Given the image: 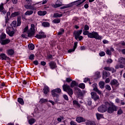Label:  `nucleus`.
Wrapping results in <instances>:
<instances>
[{"label":"nucleus","instance_id":"obj_22","mask_svg":"<svg viewBox=\"0 0 125 125\" xmlns=\"http://www.w3.org/2000/svg\"><path fill=\"white\" fill-rule=\"evenodd\" d=\"M85 124L86 125H96L95 122L89 120H87Z\"/></svg>","mask_w":125,"mask_h":125},{"label":"nucleus","instance_id":"obj_34","mask_svg":"<svg viewBox=\"0 0 125 125\" xmlns=\"http://www.w3.org/2000/svg\"><path fill=\"white\" fill-rule=\"evenodd\" d=\"M85 0H83L82 1H81V0H79L76 1V2H77V6H78V5H81V4H82V3H83V2H84V1H85Z\"/></svg>","mask_w":125,"mask_h":125},{"label":"nucleus","instance_id":"obj_44","mask_svg":"<svg viewBox=\"0 0 125 125\" xmlns=\"http://www.w3.org/2000/svg\"><path fill=\"white\" fill-rule=\"evenodd\" d=\"M64 117L63 116H60L59 118H57V121L58 122H59V123H61V121H62V120H64Z\"/></svg>","mask_w":125,"mask_h":125},{"label":"nucleus","instance_id":"obj_12","mask_svg":"<svg viewBox=\"0 0 125 125\" xmlns=\"http://www.w3.org/2000/svg\"><path fill=\"white\" fill-rule=\"evenodd\" d=\"M76 122H77V123H84V122H85V119H84L83 117H78L76 118Z\"/></svg>","mask_w":125,"mask_h":125},{"label":"nucleus","instance_id":"obj_35","mask_svg":"<svg viewBox=\"0 0 125 125\" xmlns=\"http://www.w3.org/2000/svg\"><path fill=\"white\" fill-rule=\"evenodd\" d=\"M61 21V20H60V19H56L53 21V23H54V24H58V23H60Z\"/></svg>","mask_w":125,"mask_h":125},{"label":"nucleus","instance_id":"obj_30","mask_svg":"<svg viewBox=\"0 0 125 125\" xmlns=\"http://www.w3.org/2000/svg\"><path fill=\"white\" fill-rule=\"evenodd\" d=\"M18 102H19V103H20V104H21V105H24V101L23 100V99H22L21 98H19L18 99Z\"/></svg>","mask_w":125,"mask_h":125},{"label":"nucleus","instance_id":"obj_38","mask_svg":"<svg viewBox=\"0 0 125 125\" xmlns=\"http://www.w3.org/2000/svg\"><path fill=\"white\" fill-rule=\"evenodd\" d=\"M78 86L79 87H80V88H82V89H84V88H85V84H84V83H81L79 84Z\"/></svg>","mask_w":125,"mask_h":125},{"label":"nucleus","instance_id":"obj_43","mask_svg":"<svg viewBox=\"0 0 125 125\" xmlns=\"http://www.w3.org/2000/svg\"><path fill=\"white\" fill-rule=\"evenodd\" d=\"M12 26L14 27V28L17 27V21H14L12 23Z\"/></svg>","mask_w":125,"mask_h":125},{"label":"nucleus","instance_id":"obj_58","mask_svg":"<svg viewBox=\"0 0 125 125\" xmlns=\"http://www.w3.org/2000/svg\"><path fill=\"white\" fill-rule=\"evenodd\" d=\"M106 62L107 63H109L111 64V63H113V60H112L111 59H108L107 60Z\"/></svg>","mask_w":125,"mask_h":125},{"label":"nucleus","instance_id":"obj_60","mask_svg":"<svg viewBox=\"0 0 125 125\" xmlns=\"http://www.w3.org/2000/svg\"><path fill=\"white\" fill-rule=\"evenodd\" d=\"M105 88L107 89V90H111V87L109 85H106Z\"/></svg>","mask_w":125,"mask_h":125},{"label":"nucleus","instance_id":"obj_2","mask_svg":"<svg viewBox=\"0 0 125 125\" xmlns=\"http://www.w3.org/2000/svg\"><path fill=\"white\" fill-rule=\"evenodd\" d=\"M40 2H42L34 3L32 5H24L25 8H26V9L29 10L24 13V15H25L26 16H30V15H32L33 13H34V11L33 10H37V9H38V8L40 7L39 6H38V7H36V5H37V4H39Z\"/></svg>","mask_w":125,"mask_h":125},{"label":"nucleus","instance_id":"obj_20","mask_svg":"<svg viewBox=\"0 0 125 125\" xmlns=\"http://www.w3.org/2000/svg\"><path fill=\"white\" fill-rule=\"evenodd\" d=\"M108 77H110V72L107 71H104L103 75V79H106V78Z\"/></svg>","mask_w":125,"mask_h":125},{"label":"nucleus","instance_id":"obj_59","mask_svg":"<svg viewBox=\"0 0 125 125\" xmlns=\"http://www.w3.org/2000/svg\"><path fill=\"white\" fill-rule=\"evenodd\" d=\"M99 55L101 57L105 56V53L104 52H101L99 53Z\"/></svg>","mask_w":125,"mask_h":125},{"label":"nucleus","instance_id":"obj_45","mask_svg":"<svg viewBox=\"0 0 125 125\" xmlns=\"http://www.w3.org/2000/svg\"><path fill=\"white\" fill-rule=\"evenodd\" d=\"M19 26H21V20L18 18L17 27H19Z\"/></svg>","mask_w":125,"mask_h":125},{"label":"nucleus","instance_id":"obj_46","mask_svg":"<svg viewBox=\"0 0 125 125\" xmlns=\"http://www.w3.org/2000/svg\"><path fill=\"white\" fill-rule=\"evenodd\" d=\"M53 90L55 91L56 92V93H60V92H61V89L59 88H56Z\"/></svg>","mask_w":125,"mask_h":125},{"label":"nucleus","instance_id":"obj_48","mask_svg":"<svg viewBox=\"0 0 125 125\" xmlns=\"http://www.w3.org/2000/svg\"><path fill=\"white\" fill-rule=\"evenodd\" d=\"M3 5H4V4L3 3L0 4V11L4 9V7H3Z\"/></svg>","mask_w":125,"mask_h":125},{"label":"nucleus","instance_id":"obj_5","mask_svg":"<svg viewBox=\"0 0 125 125\" xmlns=\"http://www.w3.org/2000/svg\"><path fill=\"white\" fill-rule=\"evenodd\" d=\"M89 38H90V39H95L96 40H101L102 39V37L99 36L98 33L95 31L90 33Z\"/></svg>","mask_w":125,"mask_h":125},{"label":"nucleus","instance_id":"obj_8","mask_svg":"<svg viewBox=\"0 0 125 125\" xmlns=\"http://www.w3.org/2000/svg\"><path fill=\"white\" fill-rule=\"evenodd\" d=\"M82 33H83V29L74 31V35L75 40H78L79 37L82 35Z\"/></svg>","mask_w":125,"mask_h":125},{"label":"nucleus","instance_id":"obj_63","mask_svg":"<svg viewBox=\"0 0 125 125\" xmlns=\"http://www.w3.org/2000/svg\"><path fill=\"white\" fill-rule=\"evenodd\" d=\"M91 104H92V102H91V101H88L87 102V105L88 106H90V105H91Z\"/></svg>","mask_w":125,"mask_h":125},{"label":"nucleus","instance_id":"obj_26","mask_svg":"<svg viewBox=\"0 0 125 125\" xmlns=\"http://www.w3.org/2000/svg\"><path fill=\"white\" fill-rule=\"evenodd\" d=\"M71 87L73 88L74 86H78V83L75 81H72L70 84Z\"/></svg>","mask_w":125,"mask_h":125},{"label":"nucleus","instance_id":"obj_55","mask_svg":"<svg viewBox=\"0 0 125 125\" xmlns=\"http://www.w3.org/2000/svg\"><path fill=\"white\" fill-rule=\"evenodd\" d=\"M84 29L85 30V31H87L89 30V26H88V25H85L84 26Z\"/></svg>","mask_w":125,"mask_h":125},{"label":"nucleus","instance_id":"obj_39","mask_svg":"<svg viewBox=\"0 0 125 125\" xmlns=\"http://www.w3.org/2000/svg\"><path fill=\"white\" fill-rule=\"evenodd\" d=\"M119 62L121 64H125V58L122 57L119 59Z\"/></svg>","mask_w":125,"mask_h":125},{"label":"nucleus","instance_id":"obj_62","mask_svg":"<svg viewBox=\"0 0 125 125\" xmlns=\"http://www.w3.org/2000/svg\"><path fill=\"white\" fill-rule=\"evenodd\" d=\"M89 81H90V80L88 78H85L84 79L83 82L84 83H86V82H89Z\"/></svg>","mask_w":125,"mask_h":125},{"label":"nucleus","instance_id":"obj_56","mask_svg":"<svg viewBox=\"0 0 125 125\" xmlns=\"http://www.w3.org/2000/svg\"><path fill=\"white\" fill-rule=\"evenodd\" d=\"M63 97L65 100H66V101H68L69 100V98H68V96L67 95H63Z\"/></svg>","mask_w":125,"mask_h":125},{"label":"nucleus","instance_id":"obj_27","mask_svg":"<svg viewBox=\"0 0 125 125\" xmlns=\"http://www.w3.org/2000/svg\"><path fill=\"white\" fill-rule=\"evenodd\" d=\"M105 85V83L103 81H101L99 83V86H100V88H104V86Z\"/></svg>","mask_w":125,"mask_h":125},{"label":"nucleus","instance_id":"obj_28","mask_svg":"<svg viewBox=\"0 0 125 125\" xmlns=\"http://www.w3.org/2000/svg\"><path fill=\"white\" fill-rule=\"evenodd\" d=\"M51 94L53 97H58L59 95L57 94V93L55 92V90H52L51 91Z\"/></svg>","mask_w":125,"mask_h":125},{"label":"nucleus","instance_id":"obj_32","mask_svg":"<svg viewBox=\"0 0 125 125\" xmlns=\"http://www.w3.org/2000/svg\"><path fill=\"white\" fill-rule=\"evenodd\" d=\"M96 116L97 117V120H100V119H102L103 118V115L99 113H96Z\"/></svg>","mask_w":125,"mask_h":125},{"label":"nucleus","instance_id":"obj_17","mask_svg":"<svg viewBox=\"0 0 125 125\" xmlns=\"http://www.w3.org/2000/svg\"><path fill=\"white\" fill-rule=\"evenodd\" d=\"M62 2H61L60 1V0H58L56 2V4L55 5H54V7H55V8H57V7H59L61 6H62Z\"/></svg>","mask_w":125,"mask_h":125},{"label":"nucleus","instance_id":"obj_7","mask_svg":"<svg viewBox=\"0 0 125 125\" xmlns=\"http://www.w3.org/2000/svg\"><path fill=\"white\" fill-rule=\"evenodd\" d=\"M93 87V90L94 91H95L96 92H97L99 95H102V91H100L99 89H98V87H97V83H95L92 84V85Z\"/></svg>","mask_w":125,"mask_h":125},{"label":"nucleus","instance_id":"obj_57","mask_svg":"<svg viewBox=\"0 0 125 125\" xmlns=\"http://www.w3.org/2000/svg\"><path fill=\"white\" fill-rule=\"evenodd\" d=\"M122 113H123V110H122V109H119L117 112L118 115H122Z\"/></svg>","mask_w":125,"mask_h":125},{"label":"nucleus","instance_id":"obj_31","mask_svg":"<svg viewBox=\"0 0 125 125\" xmlns=\"http://www.w3.org/2000/svg\"><path fill=\"white\" fill-rule=\"evenodd\" d=\"M28 48L30 50H34V49H35V45H34L33 43L29 44Z\"/></svg>","mask_w":125,"mask_h":125},{"label":"nucleus","instance_id":"obj_52","mask_svg":"<svg viewBox=\"0 0 125 125\" xmlns=\"http://www.w3.org/2000/svg\"><path fill=\"white\" fill-rule=\"evenodd\" d=\"M64 29H61L60 31L58 33V35H62V34L64 33Z\"/></svg>","mask_w":125,"mask_h":125},{"label":"nucleus","instance_id":"obj_25","mask_svg":"<svg viewBox=\"0 0 125 125\" xmlns=\"http://www.w3.org/2000/svg\"><path fill=\"white\" fill-rule=\"evenodd\" d=\"M62 16H63V15L62 14H59L58 13H54L53 15V17H54L55 18L62 17Z\"/></svg>","mask_w":125,"mask_h":125},{"label":"nucleus","instance_id":"obj_11","mask_svg":"<svg viewBox=\"0 0 125 125\" xmlns=\"http://www.w3.org/2000/svg\"><path fill=\"white\" fill-rule=\"evenodd\" d=\"M35 38L37 39H42L46 38V35L44 34V33L43 32H40L39 34H37L35 36Z\"/></svg>","mask_w":125,"mask_h":125},{"label":"nucleus","instance_id":"obj_47","mask_svg":"<svg viewBox=\"0 0 125 125\" xmlns=\"http://www.w3.org/2000/svg\"><path fill=\"white\" fill-rule=\"evenodd\" d=\"M73 103L74 105H76L78 107H80V104L77 101H73Z\"/></svg>","mask_w":125,"mask_h":125},{"label":"nucleus","instance_id":"obj_29","mask_svg":"<svg viewBox=\"0 0 125 125\" xmlns=\"http://www.w3.org/2000/svg\"><path fill=\"white\" fill-rule=\"evenodd\" d=\"M20 13L18 12H16L14 13H12L11 15V17L13 18V17H16V16H18Z\"/></svg>","mask_w":125,"mask_h":125},{"label":"nucleus","instance_id":"obj_41","mask_svg":"<svg viewBox=\"0 0 125 125\" xmlns=\"http://www.w3.org/2000/svg\"><path fill=\"white\" fill-rule=\"evenodd\" d=\"M6 35L3 33H2L0 36V39H1V40H4V39H6Z\"/></svg>","mask_w":125,"mask_h":125},{"label":"nucleus","instance_id":"obj_42","mask_svg":"<svg viewBox=\"0 0 125 125\" xmlns=\"http://www.w3.org/2000/svg\"><path fill=\"white\" fill-rule=\"evenodd\" d=\"M0 12H1V15H5L7 13V11L5 9L0 11Z\"/></svg>","mask_w":125,"mask_h":125},{"label":"nucleus","instance_id":"obj_14","mask_svg":"<svg viewBox=\"0 0 125 125\" xmlns=\"http://www.w3.org/2000/svg\"><path fill=\"white\" fill-rule=\"evenodd\" d=\"M110 83L111 85H113V86H119V82L116 79L111 80Z\"/></svg>","mask_w":125,"mask_h":125},{"label":"nucleus","instance_id":"obj_16","mask_svg":"<svg viewBox=\"0 0 125 125\" xmlns=\"http://www.w3.org/2000/svg\"><path fill=\"white\" fill-rule=\"evenodd\" d=\"M9 42H10V40L7 39L2 40L0 42V43L2 45H5V44H8Z\"/></svg>","mask_w":125,"mask_h":125},{"label":"nucleus","instance_id":"obj_64","mask_svg":"<svg viewBox=\"0 0 125 125\" xmlns=\"http://www.w3.org/2000/svg\"><path fill=\"white\" fill-rule=\"evenodd\" d=\"M70 125H77V123L74 121H71L70 122Z\"/></svg>","mask_w":125,"mask_h":125},{"label":"nucleus","instance_id":"obj_51","mask_svg":"<svg viewBox=\"0 0 125 125\" xmlns=\"http://www.w3.org/2000/svg\"><path fill=\"white\" fill-rule=\"evenodd\" d=\"M26 1L28 5H32V0H26Z\"/></svg>","mask_w":125,"mask_h":125},{"label":"nucleus","instance_id":"obj_18","mask_svg":"<svg viewBox=\"0 0 125 125\" xmlns=\"http://www.w3.org/2000/svg\"><path fill=\"white\" fill-rule=\"evenodd\" d=\"M77 46H78V42H75L74 44L73 48V49H70L68 50V52H69V53L73 52V51H75L76 48H77Z\"/></svg>","mask_w":125,"mask_h":125},{"label":"nucleus","instance_id":"obj_3","mask_svg":"<svg viewBox=\"0 0 125 125\" xmlns=\"http://www.w3.org/2000/svg\"><path fill=\"white\" fill-rule=\"evenodd\" d=\"M104 105H106L107 107V113L109 114H112V113H114L115 111H117V107L114 104L111 105L110 103H108L107 102H105L104 103Z\"/></svg>","mask_w":125,"mask_h":125},{"label":"nucleus","instance_id":"obj_24","mask_svg":"<svg viewBox=\"0 0 125 125\" xmlns=\"http://www.w3.org/2000/svg\"><path fill=\"white\" fill-rule=\"evenodd\" d=\"M34 123H36V119L34 118L28 119V124L30 125H34Z\"/></svg>","mask_w":125,"mask_h":125},{"label":"nucleus","instance_id":"obj_61","mask_svg":"<svg viewBox=\"0 0 125 125\" xmlns=\"http://www.w3.org/2000/svg\"><path fill=\"white\" fill-rule=\"evenodd\" d=\"M66 81L67 83H70V82H72V79L71 78H66Z\"/></svg>","mask_w":125,"mask_h":125},{"label":"nucleus","instance_id":"obj_37","mask_svg":"<svg viewBox=\"0 0 125 125\" xmlns=\"http://www.w3.org/2000/svg\"><path fill=\"white\" fill-rule=\"evenodd\" d=\"M48 100L47 99H41L40 100V103L42 104V103H45V102H47Z\"/></svg>","mask_w":125,"mask_h":125},{"label":"nucleus","instance_id":"obj_19","mask_svg":"<svg viewBox=\"0 0 125 125\" xmlns=\"http://www.w3.org/2000/svg\"><path fill=\"white\" fill-rule=\"evenodd\" d=\"M46 13H47V12H46V11H39L38 12V15L39 16H44V15H45L46 14Z\"/></svg>","mask_w":125,"mask_h":125},{"label":"nucleus","instance_id":"obj_6","mask_svg":"<svg viewBox=\"0 0 125 125\" xmlns=\"http://www.w3.org/2000/svg\"><path fill=\"white\" fill-rule=\"evenodd\" d=\"M98 112L100 113H105V112L107 111V105H102L98 108Z\"/></svg>","mask_w":125,"mask_h":125},{"label":"nucleus","instance_id":"obj_54","mask_svg":"<svg viewBox=\"0 0 125 125\" xmlns=\"http://www.w3.org/2000/svg\"><path fill=\"white\" fill-rule=\"evenodd\" d=\"M104 69L106 71H111V70H112V68H110V67H104Z\"/></svg>","mask_w":125,"mask_h":125},{"label":"nucleus","instance_id":"obj_50","mask_svg":"<svg viewBox=\"0 0 125 125\" xmlns=\"http://www.w3.org/2000/svg\"><path fill=\"white\" fill-rule=\"evenodd\" d=\"M5 24H7L8 21H9V18L8 16L5 17Z\"/></svg>","mask_w":125,"mask_h":125},{"label":"nucleus","instance_id":"obj_49","mask_svg":"<svg viewBox=\"0 0 125 125\" xmlns=\"http://www.w3.org/2000/svg\"><path fill=\"white\" fill-rule=\"evenodd\" d=\"M106 53V54H107V55H111V54H112V52H111V51L109 49H107Z\"/></svg>","mask_w":125,"mask_h":125},{"label":"nucleus","instance_id":"obj_10","mask_svg":"<svg viewBox=\"0 0 125 125\" xmlns=\"http://www.w3.org/2000/svg\"><path fill=\"white\" fill-rule=\"evenodd\" d=\"M48 64L50 69L52 70L56 69V68H57V64H56V62L53 61L50 62Z\"/></svg>","mask_w":125,"mask_h":125},{"label":"nucleus","instance_id":"obj_4","mask_svg":"<svg viewBox=\"0 0 125 125\" xmlns=\"http://www.w3.org/2000/svg\"><path fill=\"white\" fill-rule=\"evenodd\" d=\"M62 88L64 91H66V92H67L69 96H72V95H73V89H72L71 87H70L69 85H68V84H64L62 86Z\"/></svg>","mask_w":125,"mask_h":125},{"label":"nucleus","instance_id":"obj_36","mask_svg":"<svg viewBox=\"0 0 125 125\" xmlns=\"http://www.w3.org/2000/svg\"><path fill=\"white\" fill-rule=\"evenodd\" d=\"M71 4H66L63 6L61 7V9H65V8H68V7H71Z\"/></svg>","mask_w":125,"mask_h":125},{"label":"nucleus","instance_id":"obj_40","mask_svg":"<svg viewBox=\"0 0 125 125\" xmlns=\"http://www.w3.org/2000/svg\"><path fill=\"white\" fill-rule=\"evenodd\" d=\"M90 34V33H89V32H88V31L83 30V35H84V36H86L87 35L88 38H89V36Z\"/></svg>","mask_w":125,"mask_h":125},{"label":"nucleus","instance_id":"obj_13","mask_svg":"<svg viewBox=\"0 0 125 125\" xmlns=\"http://www.w3.org/2000/svg\"><path fill=\"white\" fill-rule=\"evenodd\" d=\"M0 59L1 60H6V59H7L8 60H9L10 58L6 56V55H5V54L2 53L0 54Z\"/></svg>","mask_w":125,"mask_h":125},{"label":"nucleus","instance_id":"obj_33","mask_svg":"<svg viewBox=\"0 0 125 125\" xmlns=\"http://www.w3.org/2000/svg\"><path fill=\"white\" fill-rule=\"evenodd\" d=\"M42 25L43 26V27H49V22L44 21L42 23Z\"/></svg>","mask_w":125,"mask_h":125},{"label":"nucleus","instance_id":"obj_53","mask_svg":"<svg viewBox=\"0 0 125 125\" xmlns=\"http://www.w3.org/2000/svg\"><path fill=\"white\" fill-rule=\"evenodd\" d=\"M29 58L30 60H34V59L35 58V55H34V54H31L30 55Z\"/></svg>","mask_w":125,"mask_h":125},{"label":"nucleus","instance_id":"obj_21","mask_svg":"<svg viewBox=\"0 0 125 125\" xmlns=\"http://www.w3.org/2000/svg\"><path fill=\"white\" fill-rule=\"evenodd\" d=\"M43 91L44 94H47L49 92V88L47 86H44Z\"/></svg>","mask_w":125,"mask_h":125},{"label":"nucleus","instance_id":"obj_1","mask_svg":"<svg viewBox=\"0 0 125 125\" xmlns=\"http://www.w3.org/2000/svg\"><path fill=\"white\" fill-rule=\"evenodd\" d=\"M36 33V29H35V24H31L30 30H29V27L26 26L23 29V34L21 35L22 38L27 39V37L31 38L35 35Z\"/></svg>","mask_w":125,"mask_h":125},{"label":"nucleus","instance_id":"obj_23","mask_svg":"<svg viewBox=\"0 0 125 125\" xmlns=\"http://www.w3.org/2000/svg\"><path fill=\"white\" fill-rule=\"evenodd\" d=\"M7 54L8 55H13L14 54V51L12 49H10L7 50Z\"/></svg>","mask_w":125,"mask_h":125},{"label":"nucleus","instance_id":"obj_15","mask_svg":"<svg viewBox=\"0 0 125 125\" xmlns=\"http://www.w3.org/2000/svg\"><path fill=\"white\" fill-rule=\"evenodd\" d=\"M6 32L10 37H13V36L14 35V31H10V29H9V28H7L6 29Z\"/></svg>","mask_w":125,"mask_h":125},{"label":"nucleus","instance_id":"obj_9","mask_svg":"<svg viewBox=\"0 0 125 125\" xmlns=\"http://www.w3.org/2000/svg\"><path fill=\"white\" fill-rule=\"evenodd\" d=\"M91 99H93L94 101H97L99 99V96L95 92H91Z\"/></svg>","mask_w":125,"mask_h":125}]
</instances>
